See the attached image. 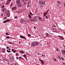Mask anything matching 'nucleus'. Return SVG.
Returning <instances> with one entry per match:
<instances>
[{
  "label": "nucleus",
  "instance_id": "2f4dec72",
  "mask_svg": "<svg viewBox=\"0 0 65 65\" xmlns=\"http://www.w3.org/2000/svg\"><path fill=\"white\" fill-rule=\"evenodd\" d=\"M24 0L25 1H28V0H21V1L22 2H24Z\"/></svg>",
  "mask_w": 65,
  "mask_h": 65
},
{
  "label": "nucleus",
  "instance_id": "c03bdc74",
  "mask_svg": "<svg viewBox=\"0 0 65 65\" xmlns=\"http://www.w3.org/2000/svg\"><path fill=\"white\" fill-rule=\"evenodd\" d=\"M41 62L42 64H43V63H44V62L42 61V60L41 61Z\"/></svg>",
  "mask_w": 65,
  "mask_h": 65
},
{
  "label": "nucleus",
  "instance_id": "f704fd0d",
  "mask_svg": "<svg viewBox=\"0 0 65 65\" xmlns=\"http://www.w3.org/2000/svg\"><path fill=\"white\" fill-rule=\"evenodd\" d=\"M28 37H30V36H31V35L29 34H28Z\"/></svg>",
  "mask_w": 65,
  "mask_h": 65
},
{
  "label": "nucleus",
  "instance_id": "49530a36",
  "mask_svg": "<svg viewBox=\"0 0 65 65\" xmlns=\"http://www.w3.org/2000/svg\"><path fill=\"white\" fill-rule=\"evenodd\" d=\"M37 54H38V55H39V54H40L39 53L37 52Z\"/></svg>",
  "mask_w": 65,
  "mask_h": 65
},
{
  "label": "nucleus",
  "instance_id": "79ce46f5",
  "mask_svg": "<svg viewBox=\"0 0 65 65\" xmlns=\"http://www.w3.org/2000/svg\"><path fill=\"white\" fill-rule=\"evenodd\" d=\"M6 48H7V49H8V48H9V47L8 46H7L6 47Z\"/></svg>",
  "mask_w": 65,
  "mask_h": 65
},
{
  "label": "nucleus",
  "instance_id": "7ed1b4c3",
  "mask_svg": "<svg viewBox=\"0 0 65 65\" xmlns=\"http://www.w3.org/2000/svg\"><path fill=\"white\" fill-rule=\"evenodd\" d=\"M29 21H30L31 22H33L34 21L35 22V21H37V19H35L34 18H32L31 19H30Z\"/></svg>",
  "mask_w": 65,
  "mask_h": 65
},
{
  "label": "nucleus",
  "instance_id": "f3484780",
  "mask_svg": "<svg viewBox=\"0 0 65 65\" xmlns=\"http://www.w3.org/2000/svg\"><path fill=\"white\" fill-rule=\"evenodd\" d=\"M47 14V12H45L44 13V17H45V15H46V14Z\"/></svg>",
  "mask_w": 65,
  "mask_h": 65
},
{
  "label": "nucleus",
  "instance_id": "a878e982",
  "mask_svg": "<svg viewBox=\"0 0 65 65\" xmlns=\"http://www.w3.org/2000/svg\"><path fill=\"white\" fill-rule=\"evenodd\" d=\"M19 55V54L18 53H16V54L15 56H18V55Z\"/></svg>",
  "mask_w": 65,
  "mask_h": 65
},
{
  "label": "nucleus",
  "instance_id": "3c124183",
  "mask_svg": "<svg viewBox=\"0 0 65 65\" xmlns=\"http://www.w3.org/2000/svg\"><path fill=\"white\" fill-rule=\"evenodd\" d=\"M1 15L2 16V17H3V14H2V13L1 14Z\"/></svg>",
  "mask_w": 65,
  "mask_h": 65
},
{
  "label": "nucleus",
  "instance_id": "8fccbe9b",
  "mask_svg": "<svg viewBox=\"0 0 65 65\" xmlns=\"http://www.w3.org/2000/svg\"><path fill=\"white\" fill-rule=\"evenodd\" d=\"M15 19H17V18H18V17H15Z\"/></svg>",
  "mask_w": 65,
  "mask_h": 65
},
{
  "label": "nucleus",
  "instance_id": "bf43d9fd",
  "mask_svg": "<svg viewBox=\"0 0 65 65\" xmlns=\"http://www.w3.org/2000/svg\"><path fill=\"white\" fill-rule=\"evenodd\" d=\"M34 28H35V29H36V27L35 26H34Z\"/></svg>",
  "mask_w": 65,
  "mask_h": 65
},
{
  "label": "nucleus",
  "instance_id": "1a4fd4ad",
  "mask_svg": "<svg viewBox=\"0 0 65 65\" xmlns=\"http://www.w3.org/2000/svg\"><path fill=\"white\" fill-rule=\"evenodd\" d=\"M29 4H30V3L29 2H28V3H27V8H29V7H31V6H30L29 5Z\"/></svg>",
  "mask_w": 65,
  "mask_h": 65
},
{
  "label": "nucleus",
  "instance_id": "a18cd8bd",
  "mask_svg": "<svg viewBox=\"0 0 65 65\" xmlns=\"http://www.w3.org/2000/svg\"><path fill=\"white\" fill-rule=\"evenodd\" d=\"M45 18H46V19H48V18H47V16H46Z\"/></svg>",
  "mask_w": 65,
  "mask_h": 65
},
{
  "label": "nucleus",
  "instance_id": "c9c22d12",
  "mask_svg": "<svg viewBox=\"0 0 65 65\" xmlns=\"http://www.w3.org/2000/svg\"><path fill=\"white\" fill-rule=\"evenodd\" d=\"M62 64L63 65H65V62H62Z\"/></svg>",
  "mask_w": 65,
  "mask_h": 65
},
{
  "label": "nucleus",
  "instance_id": "9d476101",
  "mask_svg": "<svg viewBox=\"0 0 65 65\" xmlns=\"http://www.w3.org/2000/svg\"><path fill=\"white\" fill-rule=\"evenodd\" d=\"M11 51H12L14 53H15V52H17V51H15V50L13 49H12Z\"/></svg>",
  "mask_w": 65,
  "mask_h": 65
},
{
  "label": "nucleus",
  "instance_id": "9b49d317",
  "mask_svg": "<svg viewBox=\"0 0 65 65\" xmlns=\"http://www.w3.org/2000/svg\"><path fill=\"white\" fill-rule=\"evenodd\" d=\"M61 53H62V54L64 53H65V50H61Z\"/></svg>",
  "mask_w": 65,
  "mask_h": 65
},
{
  "label": "nucleus",
  "instance_id": "f03ea898",
  "mask_svg": "<svg viewBox=\"0 0 65 65\" xmlns=\"http://www.w3.org/2000/svg\"><path fill=\"white\" fill-rule=\"evenodd\" d=\"M39 3L40 4H45V3H46V2L44 1H40L39 2Z\"/></svg>",
  "mask_w": 65,
  "mask_h": 65
},
{
  "label": "nucleus",
  "instance_id": "5701e85b",
  "mask_svg": "<svg viewBox=\"0 0 65 65\" xmlns=\"http://www.w3.org/2000/svg\"><path fill=\"white\" fill-rule=\"evenodd\" d=\"M28 17L29 19H31V15L30 14H28Z\"/></svg>",
  "mask_w": 65,
  "mask_h": 65
},
{
  "label": "nucleus",
  "instance_id": "dca6fc26",
  "mask_svg": "<svg viewBox=\"0 0 65 65\" xmlns=\"http://www.w3.org/2000/svg\"><path fill=\"white\" fill-rule=\"evenodd\" d=\"M17 9V7H14L12 8V10H14Z\"/></svg>",
  "mask_w": 65,
  "mask_h": 65
},
{
  "label": "nucleus",
  "instance_id": "6e6552de",
  "mask_svg": "<svg viewBox=\"0 0 65 65\" xmlns=\"http://www.w3.org/2000/svg\"><path fill=\"white\" fill-rule=\"evenodd\" d=\"M38 19H39V21H42V18L40 17H38Z\"/></svg>",
  "mask_w": 65,
  "mask_h": 65
},
{
  "label": "nucleus",
  "instance_id": "39448f33",
  "mask_svg": "<svg viewBox=\"0 0 65 65\" xmlns=\"http://www.w3.org/2000/svg\"><path fill=\"white\" fill-rule=\"evenodd\" d=\"M9 21H10V20H6L5 21H4L3 22V23H5L6 22H9Z\"/></svg>",
  "mask_w": 65,
  "mask_h": 65
},
{
  "label": "nucleus",
  "instance_id": "a19ab883",
  "mask_svg": "<svg viewBox=\"0 0 65 65\" xmlns=\"http://www.w3.org/2000/svg\"><path fill=\"white\" fill-rule=\"evenodd\" d=\"M58 58H59V59H60V60H61V57H60V56H58Z\"/></svg>",
  "mask_w": 65,
  "mask_h": 65
},
{
  "label": "nucleus",
  "instance_id": "052dcab7",
  "mask_svg": "<svg viewBox=\"0 0 65 65\" xmlns=\"http://www.w3.org/2000/svg\"><path fill=\"white\" fill-rule=\"evenodd\" d=\"M63 47H64V48H65V46L64 45H63Z\"/></svg>",
  "mask_w": 65,
  "mask_h": 65
},
{
  "label": "nucleus",
  "instance_id": "603ef678",
  "mask_svg": "<svg viewBox=\"0 0 65 65\" xmlns=\"http://www.w3.org/2000/svg\"><path fill=\"white\" fill-rule=\"evenodd\" d=\"M19 59H21V57H20L19 58Z\"/></svg>",
  "mask_w": 65,
  "mask_h": 65
},
{
  "label": "nucleus",
  "instance_id": "5fc2aeb1",
  "mask_svg": "<svg viewBox=\"0 0 65 65\" xmlns=\"http://www.w3.org/2000/svg\"><path fill=\"white\" fill-rule=\"evenodd\" d=\"M27 57H25V59H26V60H27Z\"/></svg>",
  "mask_w": 65,
  "mask_h": 65
},
{
  "label": "nucleus",
  "instance_id": "0eeeda50",
  "mask_svg": "<svg viewBox=\"0 0 65 65\" xmlns=\"http://www.w3.org/2000/svg\"><path fill=\"white\" fill-rule=\"evenodd\" d=\"M20 0H17L16 2V3H17V4H19L20 3Z\"/></svg>",
  "mask_w": 65,
  "mask_h": 65
},
{
  "label": "nucleus",
  "instance_id": "423d86ee",
  "mask_svg": "<svg viewBox=\"0 0 65 65\" xmlns=\"http://www.w3.org/2000/svg\"><path fill=\"white\" fill-rule=\"evenodd\" d=\"M20 38H23V39H26V38H25V37L24 36H22L21 35H20Z\"/></svg>",
  "mask_w": 65,
  "mask_h": 65
},
{
  "label": "nucleus",
  "instance_id": "864d4df0",
  "mask_svg": "<svg viewBox=\"0 0 65 65\" xmlns=\"http://www.w3.org/2000/svg\"><path fill=\"white\" fill-rule=\"evenodd\" d=\"M16 59H19V57H16Z\"/></svg>",
  "mask_w": 65,
  "mask_h": 65
},
{
  "label": "nucleus",
  "instance_id": "2eb2a0df",
  "mask_svg": "<svg viewBox=\"0 0 65 65\" xmlns=\"http://www.w3.org/2000/svg\"><path fill=\"white\" fill-rule=\"evenodd\" d=\"M20 22L21 23H23V20L21 19H20Z\"/></svg>",
  "mask_w": 65,
  "mask_h": 65
},
{
  "label": "nucleus",
  "instance_id": "6e6d98bb",
  "mask_svg": "<svg viewBox=\"0 0 65 65\" xmlns=\"http://www.w3.org/2000/svg\"><path fill=\"white\" fill-rule=\"evenodd\" d=\"M8 1H9V2H10V1H11V0H8Z\"/></svg>",
  "mask_w": 65,
  "mask_h": 65
},
{
  "label": "nucleus",
  "instance_id": "680f3d73",
  "mask_svg": "<svg viewBox=\"0 0 65 65\" xmlns=\"http://www.w3.org/2000/svg\"><path fill=\"white\" fill-rule=\"evenodd\" d=\"M2 53H5V52H4L5 51L3 52V51H2Z\"/></svg>",
  "mask_w": 65,
  "mask_h": 65
},
{
  "label": "nucleus",
  "instance_id": "a211bd4d",
  "mask_svg": "<svg viewBox=\"0 0 65 65\" xmlns=\"http://www.w3.org/2000/svg\"><path fill=\"white\" fill-rule=\"evenodd\" d=\"M5 9V8H3L2 9V11L3 12L4 11Z\"/></svg>",
  "mask_w": 65,
  "mask_h": 65
},
{
  "label": "nucleus",
  "instance_id": "0e129e2a",
  "mask_svg": "<svg viewBox=\"0 0 65 65\" xmlns=\"http://www.w3.org/2000/svg\"><path fill=\"white\" fill-rule=\"evenodd\" d=\"M27 23H29V22L28 21H27Z\"/></svg>",
  "mask_w": 65,
  "mask_h": 65
},
{
  "label": "nucleus",
  "instance_id": "72a5a7b5",
  "mask_svg": "<svg viewBox=\"0 0 65 65\" xmlns=\"http://www.w3.org/2000/svg\"><path fill=\"white\" fill-rule=\"evenodd\" d=\"M8 43L9 44H12V43H11V42H9Z\"/></svg>",
  "mask_w": 65,
  "mask_h": 65
},
{
  "label": "nucleus",
  "instance_id": "13d9d810",
  "mask_svg": "<svg viewBox=\"0 0 65 65\" xmlns=\"http://www.w3.org/2000/svg\"><path fill=\"white\" fill-rule=\"evenodd\" d=\"M26 53H27V55H29V53H28V52H26Z\"/></svg>",
  "mask_w": 65,
  "mask_h": 65
},
{
  "label": "nucleus",
  "instance_id": "f8f14e48",
  "mask_svg": "<svg viewBox=\"0 0 65 65\" xmlns=\"http://www.w3.org/2000/svg\"><path fill=\"white\" fill-rule=\"evenodd\" d=\"M9 3V2L8 1H7V2L6 3V5H8Z\"/></svg>",
  "mask_w": 65,
  "mask_h": 65
},
{
  "label": "nucleus",
  "instance_id": "37998d69",
  "mask_svg": "<svg viewBox=\"0 0 65 65\" xmlns=\"http://www.w3.org/2000/svg\"><path fill=\"white\" fill-rule=\"evenodd\" d=\"M7 19V17H5L4 18V20H5V19Z\"/></svg>",
  "mask_w": 65,
  "mask_h": 65
},
{
  "label": "nucleus",
  "instance_id": "4c0bfd02",
  "mask_svg": "<svg viewBox=\"0 0 65 65\" xmlns=\"http://www.w3.org/2000/svg\"><path fill=\"white\" fill-rule=\"evenodd\" d=\"M42 56L43 57H45V55H44V54H42Z\"/></svg>",
  "mask_w": 65,
  "mask_h": 65
},
{
  "label": "nucleus",
  "instance_id": "4468645a",
  "mask_svg": "<svg viewBox=\"0 0 65 65\" xmlns=\"http://www.w3.org/2000/svg\"><path fill=\"white\" fill-rule=\"evenodd\" d=\"M18 5L19 7H21L22 6V4H21V3H19V4H18Z\"/></svg>",
  "mask_w": 65,
  "mask_h": 65
},
{
  "label": "nucleus",
  "instance_id": "69168bd1",
  "mask_svg": "<svg viewBox=\"0 0 65 65\" xmlns=\"http://www.w3.org/2000/svg\"><path fill=\"white\" fill-rule=\"evenodd\" d=\"M11 49H10V48H9V51H10V50H11Z\"/></svg>",
  "mask_w": 65,
  "mask_h": 65
},
{
  "label": "nucleus",
  "instance_id": "f257e3e1",
  "mask_svg": "<svg viewBox=\"0 0 65 65\" xmlns=\"http://www.w3.org/2000/svg\"><path fill=\"white\" fill-rule=\"evenodd\" d=\"M38 44V42H37L36 41L33 43L31 44V45L32 46H35L37 45Z\"/></svg>",
  "mask_w": 65,
  "mask_h": 65
},
{
  "label": "nucleus",
  "instance_id": "de8ad7c7",
  "mask_svg": "<svg viewBox=\"0 0 65 65\" xmlns=\"http://www.w3.org/2000/svg\"><path fill=\"white\" fill-rule=\"evenodd\" d=\"M40 7H43V6L40 5Z\"/></svg>",
  "mask_w": 65,
  "mask_h": 65
},
{
  "label": "nucleus",
  "instance_id": "ddd939ff",
  "mask_svg": "<svg viewBox=\"0 0 65 65\" xmlns=\"http://www.w3.org/2000/svg\"><path fill=\"white\" fill-rule=\"evenodd\" d=\"M19 52L20 53H21V54H22L23 53H25V52L23 51H19Z\"/></svg>",
  "mask_w": 65,
  "mask_h": 65
},
{
  "label": "nucleus",
  "instance_id": "b1692460",
  "mask_svg": "<svg viewBox=\"0 0 65 65\" xmlns=\"http://www.w3.org/2000/svg\"><path fill=\"white\" fill-rule=\"evenodd\" d=\"M2 51H4V52H5V49L2 48Z\"/></svg>",
  "mask_w": 65,
  "mask_h": 65
},
{
  "label": "nucleus",
  "instance_id": "e2e57ef3",
  "mask_svg": "<svg viewBox=\"0 0 65 65\" xmlns=\"http://www.w3.org/2000/svg\"><path fill=\"white\" fill-rule=\"evenodd\" d=\"M54 60H55V61H56V58L54 59Z\"/></svg>",
  "mask_w": 65,
  "mask_h": 65
},
{
  "label": "nucleus",
  "instance_id": "e433bc0d",
  "mask_svg": "<svg viewBox=\"0 0 65 65\" xmlns=\"http://www.w3.org/2000/svg\"><path fill=\"white\" fill-rule=\"evenodd\" d=\"M6 16L7 17H9V14L8 15H6Z\"/></svg>",
  "mask_w": 65,
  "mask_h": 65
},
{
  "label": "nucleus",
  "instance_id": "c756f323",
  "mask_svg": "<svg viewBox=\"0 0 65 65\" xmlns=\"http://www.w3.org/2000/svg\"><path fill=\"white\" fill-rule=\"evenodd\" d=\"M5 34L6 35H9V34L7 33H6Z\"/></svg>",
  "mask_w": 65,
  "mask_h": 65
},
{
  "label": "nucleus",
  "instance_id": "c85d7f7f",
  "mask_svg": "<svg viewBox=\"0 0 65 65\" xmlns=\"http://www.w3.org/2000/svg\"><path fill=\"white\" fill-rule=\"evenodd\" d=\"M6 38H7V39H9V38H10V37H8V36H7L6 37Z\"/></svg>",
  "mask_w": 65,
  "mask_h": 65
},
{
  "label": "nucleus",
  "instance_id": "338daca9",
  "mask_svg": "<svg viewBox=\"0 0 65 65\" xmlns=\"http://www.w3.org/2000/svg\"><path fill=\"white\" fill-rule=\"evenodd\" d=\"M40 61H41H41H42V60H41V59H40Z\"/></svg>",
  "mask_w": 65,
  "mask_h": 65
},
{
  "label": "nucleus",
  "instance_id": "bb28decb",
  "mask_svg": "<svg viewBox=\"0 0 65 65\" xmlns=\"http://www.w3.org/2000/svg\"><path fill=\"white\" fill-rule=\"evenodd\" d=\"M46 35L47 36H48V33H46Z\"/></svg>",
  "mask_w": 65,
  "mask_h": 65
},
{
  "label": "nucleus",
  "instance_id": "412c9836",
  "mask_svg": "<svg viewBox=\"0 0 65 65\" xmlns=\"http://www.w3.org/2000/svg\"><path fill=\"white\" fill-rule=\"evenodd\" d=\"M7 52H8V53H11V51H8V50H7Z\"/></svg>",
  "mask_w": 65,
  "mask_h": 65
},
{
  "label": "nucleus",
  "instance_id": "774afa93",
  "mask_svg": "<svg viewBox=\"0 0 65 65\" xmlns=\"http://www.w3.org/2000/svg\"><path fill=\"white\" fill-rule=\"evenodd\" d=\"M64 6H65V3H64Z\"/></svg>",
  "mask_w": 65,
  "mask_h": 65
},
{
  "label": "nucleus",
  "instance_id": "393cba45",
  "mask_svg": "<svg viewBox=\"0 0 65 65\" xmlns=\"http://www.w3.org/2000/svg\"><path fill=\"white\" fill-rule=\"evenodd\" d=\"M23 56L24 57V58H26V55H23Z\"/></svg>",
  "mask_w": 65,
  "mask_h": 65
},
{
  "label": "nucleus",
  "instance_id": "aec40b11",
  "mask_svg": "<svg viewBox=\"0 0 65 65\" xmlns=\"http://www.w3.org/2000/svg\"><path fill=\"white\" fill-rule=\"evenodd\" d=\"M29 14L31 15H33V14L31 12H29Z\"/></svg>",
  "mask_w": 65,
  "mask_h": 65
},
{
  "label": "nucleus",
  "instance_id": "cd10ccee",
  "mask_svg": "<svg viewBox=\"0 0 65 65\" xmlns=\"http://www.w3.org/2000/svg\"><path fill=\"white\" fill-rule=\"evenodd\" d=\"M61 58L62 60H63V61L64 60V58H63V57H61Z\"/></svg>",
  "mask_w": 65,
  "mask_h": 65
},
{
  "label": "nucleus",
  "instance_id": "6ab92c4d",
  "mask_svg": "<svg viewBox=\"0 0 65 65\" xmlns=\"http://www.w3.org/2000/svg\"><path fill=\"white\" fill-rule=\"evenodd\" d=\"M57 3L58 4H61V3L60 2V1H58Z\"/></svg>",
  "mask_w": 65,
  "mask_h": 65
},
{
  "label": "nucleus",
  "instance_id": "4be33fe9",
  "mask_svg": "<svg viewBox=\"0 0 65 65\" xmlns=\"http://www.w3.org/2000/svg\"><path fill=\"white\" fill-rule=\"evenodd\" d=\"M27 22V21H26V20H23V23H26Z\"/></svg>",
  "mask_w": 65,
  "mask_h": 65
},
{
  "label": "nucleus",
  "instance_id": "09e8293b",
  "mask_svg": "<svg viewBox=\"0 0 65 65\" xmlns=\"http://www.w3.org/2000/svg\"><path fill=\"white\" fill-rule=\"evenodd\" d=\"M49 11V10H48L47 11V12H47V13H48V12Z\"/></svg>",
  "mask_w": 65,
  "mask_h": 65
},
{
  "label": "nucleus",
  "instance_id": "4d7b16f0",
  "mask_svg": "<svg viewBox=\"0 0 65 65\" xmlns=\"http://www.w3.org/2000/svg\"><path fill=\"white\" fill-rule=\"evenodd\" d=\"M14 65H17V63H14Z\"/></svg>",
  "mask_w": 65,
  "mask_h": 65
},
{
  "label": "nucleus",
  "instance_id": "ea45409f",
  "mask_svg": "<svg viewBox=\"0 0 65 65\" xmlns=\"http://www.w3.org/2000/svg\"><path fill=\"white\" fill-rule=\"evenodd\" d=\"M9 14V12H8L7 13V15Z\"/></svg>",
  "mask_w": 65,
  "mask_h": 65
},
{
  "label": "nucleus",
  "instance_id": "473e14b6",
  "mask_svg": "<svg viewBox=\"0 0 65 65\" xmlns=\"http://www.w3.org/2000/svg\"><path fill=\"white\" fill-rule=\"evenodd\" d=\"M56 51H57V52H58V51H59V49H58V48H56Z\"/></svg>",
  "mask_w": 65,
  "mask_h": 65
},
{
  "label": "nucleus",
  "instance_id": "58836bf2",
  "mask_svg": "<svg viewBox=\"0 0 65 65\" xmlns=\"http://www.w3.org/2000/svg\"><path fill=\"white\" fill-rule=\"evenodd\" d=\"M2 7L3 8H4V5H2Z\"/></svg>",
  "mask_w": 65,
  "mask_h": 65
},
{
  "label": "nucleus",
  "instance_id": "20e7f679",
  "mask_svg": "<svg viewBox=\"0 0 65 65\" xmlns=\"http://www.w3.org/2000/svg\"><path fill=\"white\" fill-rule=\"evenodd\" d=\"M59 38L60 40H62L64 39V38L62 36H60L59 37Z\"/></svg>",
  "mask_w": 65,
  "mask_h": 65
},
{
  "label": "nucleus",
  "instance_id": "7c9ffc66",
  "mask_svg": "<svg viewBox=\"0 0 65 65\" xmlns=\"http://www.w3.org/2000/svg\"><path fill=\"white\" fill-rule=\"evenodd\" d=\"M13 4L12 3H11V4L10 5V7H11V5H12Z\"/></svg>",
  "mask_w": 65,
  "mask_h": 65
}]
</instances>
